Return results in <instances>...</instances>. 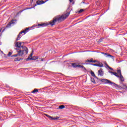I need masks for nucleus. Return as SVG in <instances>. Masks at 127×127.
<instances>
[{"mask_svg": "<svg viewBox=\"0 0 127 127\" xmlns=\"http://www.w3.org/2000/svg\"><path fill=\"white\" fill-rule=\"evenodd\" d=\"M70 15V12L66 13L65 14H63L61 16H58L55 17H54L52 21H50V24L52 26H53V25H55V23L58 21L59 22H61L62 21H63L64 20H65L68 16Z\"/></svg>", "mask_w": 127, "mask_h": 127, "instance_id": "1", "label": "nucleus"}, {"mask_svg": "<svg viewBox=\"0 0 127 127\" xmlns=\"http://www.w3.org/2000/svg\"><path fill=\"white\" fill-rule=\"evenodd\" d=\"M101 82L103 83H106L107 84H111L114 86V87H116V88H120V86L114 82H112L111 80L107 79H103L101 80Z\"/></svg>", "mask_w": 127, "mask_h": 127, "instance_id": "2", "label": "nucleus"}, {"mask_svg": "<svg viewBox=\"0 0 127 127\" xmlns=\"http://www.w3.org/2000/svg\"><path fill=\"white\" fill-rule=\"evenodd\" d=\"M20 50H21L24 53H25V55L28 53V49L25 46H21Z\"/></svg>", "mask_w": 127, "mask_h": 127, "instance_id": "3", "label": "nucleus"}, {"mask_svg": "<svg viewBox=\"0 0 127 127\" xmlns=\"http://www.w3.org/2000/svg\"><path fill=\"white\" fill-rule=\"evenodd\" d=\"M90 65H92V66H97V67H104L103 63L99 62L98 64H90Z\"/></svg>", "mask_w": 127, "mask_h": 127, "instance_id": "4", "label": "nucleus"}, {"mask_svg": "<svg viewBox=\"0 0 127 127\" xmlns=\"http://www.w3.org/2000/svg\"><path fill=\"white\" fill-rule=\"evenodd\" d=\"M45 116H46L47 117H48V118H49V120H51V121H52V120H54V121H55V120H59V119H60V117H56L55 118H53L47 114H45Z\"/></svg>", "mask_w": 127, "mask_h": 127, "instance_id": "5", "label": "nucleus"}, {"mask_svg": "<svg viewBox=\"0 0 127 127\" xmlns=\"http://www.w3.org/2000/svg\"><path fill=\"white\" fill-rule=\"evenodd\" d=\"M49 25V24H47V23H41V24H38V26L39 27H45V26H47Z\"/></svg>", "mask_w": 127, "mask_h": 127, "instance_id": "6", "label": "nucleus"}, {"mask_svg": "<svg viewBox=\"0 0 127 127\" xmlns=\"http://www.w3.org/2000/svg\"><path fill=\"white\" fill-rule=\"evenodd\" d=\"M98 76H104V71L102 68L98 71Z\"/></svg>", "mask_w": 127, "mask_h": 127, "instance_id": "7", "label": "nucleus"}, {"mask_svg": "<svg viewBox=\"0 0 127 127\" xmlns=\"http://www.w3.org/2000/svg\"><path fill=\"white\" fill-rule=\"evenodd\" d=\"M109 72L110 73V74H111V75H114L116 77H118V78H120V75H118V73L111 71H109Z\"/></svg>", "mask_w": 127, "mask_h": 127, "instance_id": "8", "label": "nucleus"}, {"mask_svg": "<svg viewBox=\"0 0 127 127\" xmlns=\"http://www.w3.org/2000/svg\"><path fill=\"white\" fill-rule=\"evenodd\" d=\"M17 53L18 56H22V55H24V54H25V53L23 52L21 50L17 51Z\"/></svg>", "mask_w": 127, "mask_h": 127, "instance_id": "9", "label": "nucleus"}, {"mask_svg": "<svg viewBox=\"0 0 127 127\" xmlns=\"http://www.w3.org/2000/svg\"><path fill=\"white\" fill-rule=\"evenodd\" d=\"M28 30H29V28H26L25 30L21 31L20 34L24 33V34H25V33L28 32Z\"/></svg>", "mask_w": 127, "mask_h": 127, "instance_id": "10", "label": "nucleus"}, {"mask_svg": "<svg viewBox=\"0 0 127 127\" xmlns=\"http://www.w3.org/2000/svg\"><path fill=\"white\" fill-rule=\"evenodd\" d=\"M13 21H14V20H12L11 22L7 24L6 26V28H8L10 27L11 24H12V23H14Z\"/></svg>", "mask_w": 127, "mask_h": 127, "instance_id": "11", "label": "nucleus"}, {"mask_svg": "<svg viewBox=\"0 0 127 127\" xmlns=\"http://www.w3.org/2000/svg\"><path fill=\"white\" fill-rule=\"evenodd\" d=\"M15 47H17L18 48H20L21 47V42H18L15 44Z\"/></svg>", "mask_w": 127, "mask_h": 127, "instance_id": "12", "label": "nucleus"}, {"mask_svg": "<svg viewBox=\"0 0 127 127\" xmlns=\"http://www.w3.org/2000/svg\"><path fill=\"white\" fill-rule=\"evenodd\" d=\"M102 54H104L105 57H112V59L114 58V57H113L111 55L108 54V53H102Z\"/></svg>", "mask_w": 127, "mask_h": 127, "instance_id": "13", "label": "nucleus"}, {"mask_svg": "<svg viewBox=\"0 0 127 127\" xmlns=\"http://www.w3.org/2000/svg\"><path fill=\"white\" fill-rule=\"evenodd\" d=\"M21 34H22V33L20 34V32L19 34L17 36V38L16 39V41H17V40H20V38H21V37H22V36H21Z\"/></svg>", "mask_w": 127, "mask_h": 127, "instance_id": "14", "label": "nucleus"}, {"mask_svg": "<svg viewBox=\"0 0 127 127\" xmlns=\"http://www.w3.org/2000/svg\"><path fill=\"white\" fill-rule=\"evenodd\" d=\"M90 73L91 74V76L94 77L96 79H99V78H98V77H97L96 75H95V72H94V71H93L92 70L91 71Z\"/></svg>", "mask_w": 127, "mask_h": 127, "instance_id": "15", "label": "nucleus"}, {"mask_svg": "<svg viewBox=\"0 0 127 127\" xmlns=\"http://www.w3.org/2000/svg\"><path fill=\"white\" fill-rule=\"evenodd\" d=\"M120 77V81H121L122 82H124V81H125V78H124V76H123V75H119Z\"/></svg>", "mask_w": 127, "mask_h": 127, "instance_id": "16", "label": "nucleus"}, {"mask_svg": "<svg viewBox=\"0 0 127 127\" xmlns=\"http://www.w3.org/2000/svg\"><path fill=\"white\" fill-rule=\"evenodd\" d=\"M31 57H32V54H30V55L28 56V58L26 59V61H29V60H31Z\"/></svg>", "mask_w": 127, "mask_h": 127, "instance_id": "17", "label": "nucleus"}, {"mask_svg": "<svg viewBox=\"0 0 127 127\" xmlns=\"http://www.w3.org/2000/svg\"><path fill=\"white\" fill-rule=\"evenodd\" d=\"M37 59H38V57L34 56L30 58V60H36Z\"/></svg>", "mask_w": 127, "mask_h": 127, "instance_id": "18", "label": "nucleus"}, {"mask_svg": "<svg viewBox=\"0 0 127 127\" xmlns=\"http://www.w3.org/2000/svg\"><path fill=\"white\" fill-rule=\"evenodd\" d=\"M77 66L79 68H82V69H84V70H86V68H85V66H84V65H81L80 64H77Z\"/></svg>", "mask_w": 127, "mask_h": 127, "instance_id": "19", "label": "nucleus"}, {"mask_svg": "<svg viewBox=\"0 0 127 127\" xmlns=\"http://www.w3.org/2000/svg\"><path fill=\"white\" fill-rule=\"evenodd\" d=\"M37 92H38V89L35 88L32 92L31 93H32L33 94H34L35 93H37Z\"/></svg>", "mask_w": 127, "mask_h": 127, "instance_id": "20", "label": "nucleus"}, {"mask_svg": "<svg viewBox=\"0 0 127 127\" xmlns=\"http://www.w3.org/2000/svg\"><path fill=\"white\" fill-rule=\"evenodd\" d=\"M59 109L60 110H63V109H65V106L64 105H60L59 106Z\"/></svg>", "mask_w": 127, "mask_h": 127, "instance_id": "21", "label": "nucleus"}, {"mask_svg": "<svg viewBox=\"0 0 127 127\" xmlns=\"http://www.w3.org/2000/svg\"><path fill=\"white\" fill-rule=\"evenodd\" d=\"M71 65L73 68H77L78 64H76V63H72Z\"/></svg>", "mask_w": 127, "mask_h": 127, "instance_id": "22", "label": "nucleus"}, {"mask_svg": "<svg viewBox=\"0 0 127 127\" xmlns=\"http://www.w3.org/2000/svg\"><path fill=\"white\" fill-rule=\"evenodd\" d=\"M86 62H88L89 63H93V58H92L90 60H87Z\"/></svg>", "mask_w": 127, "mask_h": 127, "instance_id": "23", "label": "nucleus"}, {"mask_svg": "<svg viewBox=\"0 0 127 127\" xmlns=\"http://www.w3.org/2000/svg\"><path fill=\"white\" fill-rule=\"evenodd\" d=\"M117 74H118V75H120V76L122 75V71L120 69L117 70Z\"/></svg>", "mask_w": 127, "mask_h": 127, "instance_id": "24", "label": "nucleus"}, {"mask_svg": "<svg viewBox=\"0 0 127 127\" xmlns=\"http://www.w3.org/2000/svg\"><path fill=\"white\" fill-rule=\"evenodd\" d=\"M91 81L92 83H93V84H96V81H95V79L91 78Z\"/></svg>", "mask_w": 127, "mask_h": 127, "instance_id": "25", "label": "nucleus"}, {"mask_svg": "<svg viewBox=\"0 0 127 127\" xmlns=\"http://www.w3.org/2000/svg\"><path fill=\"white\" fill-rule=\"evenodd\" d=\"M122 88L123 89H127V85H126V84H123L122 86Z\"/></svg>", "mask_w": 127, "mask_h": 127, "instance_id": "26", "label": "nucleus"}, {"mask_svg": "<svg viewBox=\"0 0 127 127\" xmlns=\"http://www.w3.org/2000/svg\"><path fill=\"white\" fill-rule=\"evenodd\" d=\"M14 61L15 62H17V61H20V59H18V58H15V59H14Z\"/></svg>", "mask_w": 127, "mask_h": 127, "instance_id": "27", "label": "nucleus"}, {"mask_svg": "<svg viewBox=\"0 0 127 127\" xmlns=\"http://www.w3.org/2000/svg\"><path fill=\"white\" fill-rule=\"evenodd\" d=\"M17 56H18V54H16V55H13L11 56V57H17Z\"/></svg>", "mask_w": 127, "mask_h": 127, "instance_id": "28", "label": "nucleus"}, {"mask_svg": "<svg viewBox=\"0 0 127 127\" xmlns=\"http://www.w3.org/2000/svg\"><path fill=\"white\" fill-rule=\"evenodd\" d=\"M84 11V9H81L78 11V13H81V12H83Z\"/></svg>", "mask_w": 127, "mask_h": 127, "instance_id": "29", "label": "nucleus"}, {"mask_svg": "<svg viewBox=\"0 0 127 127\" xmlns=\"http://www.w3.org/2000/svg\"><path fill=\"white\" fill-rule=\"evenodd\" d=\"M96 62L99 63V62H98V60H95L94 61H93L92 63H96Z\"/></svg>", "mask_w": 127, "mask_h": 127, "instance_id": "30", "label": "nucleus"}, {"mask_svg": "<svg viewBox=\"0 0 127 127\" xmlns=\"http://www.w3.org/2000/svg\"><path fill=\"white\" fill-rule=\"evenodd\" d=\"M70 2H72V4H74V3L75 2L74 1H73V0H69Z\"/></svg>", "mask_w": 127, "mask_h": 127, "instance_id": "31", "label": "nucleus"}, {"mask_svg": "<svg viewBox=\"0 0 127 127\" xmlns=\"http://www.w3.org/2000/svg\"><path fill=\"white\" fill-rule=\"evenodd\" d=\"M10 55H12V53L9 52L8 54V56H10Z\"/></svg>", "mask_w": 127, "mask_h": 127, "instance_id": "32", "label": "nucleus"}, {"mask_svg": "<svg viewBox=\"0 0 127 127\" xmlns=\"http://www.w3.org/2000/svg\"><path fill=\"white\" fill-rule=\"evenodd\" d=\"M109 69L112 70V71H114V69H113V68L111 67L110 66L109 67Z\"/></svg>", "mask_w": 127, "mask_h": 127, "instance_id": "33", "label": "nucleus"}, {"mask_svg": "<svg viewBox=\"0 0 127 127\" xmlns=\"http://www.w3.org/2000/svg\"><path fill=\"white\" fill-rule=\"evenodd\" d=\"M107 68H109L110 66L108 65V64H105Z\"/></svg>", "mask_w": 127, "mask_h": 127, "instance_id": "34", "label": "nucleus"}, {"mask_svg": "<svg viewBox=\"0 0 127 127\" xmlns=\"http://www.w3.org/2000/svg\"><path fill=\"white\" fill-rule=\"evenodd\" d=\"M15 50H19V49H15Z\"/></svg>", "mask_w": 127, "mask_h": 127, "instance_id": "35", "label": "nucleus"}, {"mask_svg": "<svg viewBox=\"0 0 127 127\" xmlns=\"http://www.w3.org/2000/svg\"><path fill=\"white\" fill-rule=\"evenodd\" d=\"M41 61H43V59H42V60H41Z\"/></svg>", "mask_w": 127, "mask_h": 127, "instance_id": "36", "label": "nucleus"}, {"mask_svg": "<svg viewBox=\"0 0 127 127\" xmlns=\"http://www.w3.org/2000/svg\"><path fill=\"white\" fill-rule=\"evenodd\" d=\"M31 8H29V9H31Z\"/></svg>", "mask_w": 127, "mask_h": 127, "instance_id": "37", "label": "nucleus"}, {"mask_svg": "<svg viewBox=\"0 0 127 127\" xmlns=\"http://www.w3.org/2000/svg\"><path fill=\"white\" fill-rule=\"evenodd\" d=\"M32 27H33H33H31V28H32Z\"/></svg>", "mask_w": 127, "mask_h": 127, "instance_id": "38", "label": "nucleus"}, {"mask_svg": "<svg viewBox=\"0 0 127 127\" xmlns=\"http://www.w3.org/2000/svg\"><path fill=\"white\" fill-rule=\"evenodd\" d=\"M1 31V30H0V32Z\"/></svg>", "mask_w": 127, "mask_h": 127, "instance_id": "39", "label": "nucleus"}]
</instances>
